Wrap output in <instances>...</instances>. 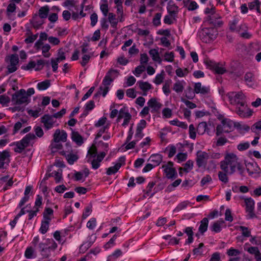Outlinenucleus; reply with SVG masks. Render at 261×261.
I'll use <instances>...</instances> for the list:
<instances>
[{
    "label": "nucleus",
    "instance_id": "nucleus-3",
    "mask_svg": "<svg viewBox=\"0 0 261 261\" xmlns=\"http://www.w3.org/2000/svg\"><path fill=\"white\" fill-rule=\"evenodd\" d=\"M229 100L232 105H240L244 107L246 103V96L242 91L238 92H231L227 94Z\"/></svg>",
    "mask_w": 261,
    "mask_h": 261
},
{
    "label": "nucleus",
    "instance_id": "nucleus-40",
    "mask_svg": "<svg viewBox=\"0 0 261 261\" xmlns=\"http://www.w3.org/2000/svg\"><path fill=\"white\" fill-rule=\"evenodd\" d=\"M171 83L172 81L171 80H170L169 81H166L164 85H163V91L166 95H168L171 92L170 90V86Z\"/></svg>",
    "mask_w": 261,
    "mask_h": 261
},
{
    "label": "nucleus",
    "instance_id": "nucleus-5",
    "mask_svg": "<svg viewBox=\"0 0 261 261\" xmlns=\"http://www.w3.org/2000/svg\"><path fill=\"white\" fill-rule=\"evenodd\" d=\"M11 100L16 105L28 104L30 101L28 96L26 95V91L23 89H21L14 93L12 96Z\"/></svg>",
    "mask_w": 261,
    "mask_h": 261
},
{
    "label": "nucleus",
    "instance_id": "nucleus-6",
    "mask_svg": "<svg viewBox=\"0 0 261 261\" xmlns=\"http://www.w3.org/2000/svg\"><path fill=\"white\" fill-rule=\"evenodd\" d=\"M205 21L209 24L213 26L214 28H220L223 24V22L221 20V16L218 14H214L207 16L206 17Z\"/></svg>",
    "mask_w": 261,
    "mask_h": 261
},
{
    "label": "nucleus",
    "instance_id": "nucleus-53",
    "mask_svg": "<svg viewBox=\"0 0 261 261\" xmlns=\"http://www.w3.org/2000/svg\"><path fill=\"white\" fill-rule=\"evenodd\" d=\"M204 63L206 65L207 67L210 68L211 70H214L215 67L217 65V63L210 60H206L204 61Z\"/></svg>",
    "mask_w": 261,
    "mask_h": 261
},
{
    "label": "nucleus",
    "instance_id": "nucleus-8",
    "mask_svg": "<svg viewBox=\"0 0 261 261\" xmlns=\"http://www.w3.org/2000/svg\"><path fill=\"white\" fill-rule=\"evenodd\" d=\"M241 199H244L246 212L248 213L249 218H253L256 217L254 213V201L251 198H244L242 197Z\"/></svg>",
    "mask_w": 261,
    "mask_h": 261
},
{
    "label": "nucleus",
    "instance_id": "nucleus-25",
    "mask_svg": "<svg viewBox=\"0 0 261 261\" xmlns=\"http://www.w3.org/2000/svg\"><path fill=\"white\" fill-rule=\"evenodd\" d=\"M149 54L154 61L161 63L162 60L159 55L158 50L156 49H151L149 51Z\"/></svg>",
    "mask_w": 261,
    "mask_h": 261
},
{
    "label": "nucleus",
    "instance_id": "nucleus-37",
    "mask_svg": "<svg viewBox=\"0 0 261 261\" xmlns=\"http://www.w3.org/2000/svg\"><path fill=\"white\" fill-rule=\"evenodd\" d=\"M170 123L172 125L177 126L183 129H187L188 128V125L185 122H180L177 119L170 121Z\"/></svg>",
    "mask_w": 261,
    "mask_h": 261
},
{
    "label": "nucleus",
    "instance_id": "nucleus-7",
    "mask_svg": "<svg viewBox=\"0 0 261 261\" xmlns=\"http://www.w3.org/2000/svg\"><path fill=\"white\" fill-rule=\"evenodd\" d=\"M210 159L209 154L204 151L199 150L196 153V162L197 166L200 168L205 166L207 164V160Z\"/></svg>",
    "mask_w": 261,
    "mask_h": 261
},
{
    "label": "nucleus",
    "instance_id": "nucleus-39",
    "mask_svg": "<svg viewBox=\"0 0 261 261\" xmlns=\"http://www.w3.org/2000/svg\"><path fill=\"white\" fill-rule=\"evenodd\" d=\"M184 88L182 83L178 81L174 84L173 89L177 93H180L183 91Z\"/></svg>",
    "mask_w": 261,
    "mask_h": 261
},
{
    "label": "nucleus",
    "instance_id": "nucleus-52",
    "mask_svg": "<svg viewBox=\"0 0 261 261\" xmlns=\"http://www.w3.org/2000/svg\"><path fill=\"white\" fill-rule=\"evenodd\" d=\"M100 10L105 16H107L109 14V7L107 3L102 4L100 6Z\"/></svg>",
    "mask_w": 261,
    "mask_h": 261
},
{
    "label": "nucleus",
    "instance_id": "nucleus-33",
    "mask_svg": "<svg viewBox=\"0 0 261 261\" xmlns=\"http://www.w3.org/2000/svg\"><path fill=\"white\" fill-rule=\"evenodd\" d=\"M119 73L118 70L111 68L108 71L105 76H108V78L112 79L113 81L118 76Z\"/></svg>",
    "mask_w": 261,
    "mask_h": 261
},
{
    "label": "nucleus",
    "instance_id": "nucleus-62",
    "mask_svg": "<svg viewBox=\"0 0 261 261\" xmlns=\"http://www.w3.org/2000/svg\"><path fill=\"white\" fill-rule=\"evenodd\" d=\"M181 101L185 103L187 107L189 109H193L196 108L197 106L195 103L187 100L185 98H181Z\"/></svg>",
    "mask_w": 261,
    "mask_h": 261
},
{
    "label": "nucleus",
    "instance_id": "nucleus-35",
    "mask_svg": "<svg viewBox=\"0 0 261 261\" xmlns=\"http://www.w3.org/2000/svg\"><path fill=\"white\" fill-rule=\"evenodd\" d=\"M66 158L67 160L68 163L72 165L74 164L75 162H76L79 159L78 156L76 154H74L73 153H69L66 156Z\"/></svg>",
    "mask_w": 261,
    "mask_h": 261
},
{
    "label": "nucleus",
    "instance_id": "nucleus-24",
    "mask_svg": "<svg viewBox=\"0 0 261 261\" xmlns=\"http://www.w3.org/2000/svg\"><path fill=\"white\" fill-rule=\"evenodd\" d=\"M224 223L223 220H220L215 222L211 226V230L215 232H219L221 230V225Z\"/></svg>",
    "mask_w": 261,
    "mask_h": 261
},
{
    "label": "nucleus",
    "instance_id": "nucleus-54",
    "mask_svg": "<svg viewBox=\"0 0 261 261\" xmlns=\"http://www.w3.org/2000/svg\"><path fill=\"white\" fill-rule=\"evenodd\" d=\"M10 101V98L9 96L6 95H0V103L2 105H5Z\"/></svg>",
    "mask_w": 261,
    "mask_h": 261
},
{
    "label": "nucleus",
    "instance_id": "nucleus-60",
    "mask_svg": "<svg viewBox=\"0 0 261 261\" xmlns=\"http://www.w3.org/2000/svg\"><path fill=\"white\" fill-rule=\"evenodd\" d=\"M249 146L250 144L248 142H245L239 144L237 146V148L239 151H242L249 148Z\"/></svg>",
    "mask_w": 261,
    "mask_h": 261
},
{
    "label": "nucleus",
    "instance_id": "nucleus-18",
    "mask_svg": "<svg viewBox=\"0 0 261 261\" xmlns=\"http://www.w3.org/2000/svg\"><path fill=\"white\" fill-rule=\"evenodd\" d=\"M221 123L224 126V133H229L232 130L233 126V122L232 120L225 118L222 120Z\"/></svg>",
    "mask_w": 261,
    "mask_h": 261
},
{
    "label": "nucleus",
    "instance_id": "nucleus-21",
    "mask_svg": "<svg viewBox=\"0 0 261 261\" xmlns=\"http://www.w3.org/2000/svg\"><path fill=\"white\" fill-rule=\"evenodd\" d=\"M208 224V220L207 218H204L200 221V225L198 228L199 232L201 234L203 233L207 230Z\"/></svg>",
    "mask_w": 261,
    "mask_h": 261
},
{
    "label": "nucleus",
    "instance_id": "nucleus-42",
    "mask_svg": "<svg viewBox=\"0 0 261 261\" xmlns=\"http://www.w3.org/2000/svg\"><path fill=\"white\" fill-rule=\"evenodd\" d=\"M194 162L192 160H188L184 165L183 170L186 172H189L193 168Z\"/></svg>",
    "mask_w": 261,
    "mask_h": 261
},
{
    "label": "nucleus",
    "instance_id": "nucleus-46",
    "mask_svg": "<svg viewBox=\"0 0 261 261\" xmlns=\"http://www.w3.org/2000/svg\"><path fill=\"white\" fill-rule=\"evenodd\" d=\"M38 36V34H36L33 35H30L27 36V37L24 40V42L26 44H30L33 43L37 38Z\"/></svg>",
    "mask_w": 261,
    "mask_h": 261
},
{
    "label": "nucleus",
    "instance_id": "nucleus-55",
    "mask_svg": "<svg viewBox=\"0 0 261 261\" xmlns=\"http://www.w3.org/2000/svg\"><path fill=\"white\" fill-rule=\"evenodd\" d=\"M49 228V224L47 222L45 223L44 222H41V225L40 228V231L42 234H45L48 230Z\"/></svg>",
    "mask_w": 261,
    "mask_h": 261
},
{
    "label": "nucleus",
    "instance_id": "nucleus-29",
    "mask_svg": "<svg viewBox=\"0 0 261 261\" xmlns=\"http://www.w3.org/2000/svg\"><path fill=\"white\" fill-rule=\"evenodd\" d=\"M9 156L10 153L8 150H4L3 152L0 151V169L4 167V161Z\"/></svg>",
    "mask_w": 261,
    "mask_h": 261
},
{
    "label": "nucleus",
    "instance_id": "nucleus-28",
    "mask_svg": "<svg viewBox=\"0 0 261 261\" xmlns=\"http://www.w3.org/2000/svg\"><path fill=\"white\" fill-rule=\"evenodd\" d=\"M108 15L109 21L111 24V26L114 29H116L118 21L117 19L116 18L115 14H114L113 13H109L108 14Z\"/></svg>",
    "mask_w": 261,
    "mask_h": 261
},
{
    "label": "nucleus",
    "instance_id": "nucleus-26",
    "mask_svg": "<svg viewBox=\"0 0 261 261\" xmlns=\"http://www.w3.org/2000/svg\"><path fill=\"white\" fill-rule=\"evenodd\" d=\"M239 20L237 18L233 19L232 21H230L229 22V29L232 32H239Z\"/></svg>",
    "mask_w": 261,
    "mask_h": 261
},
{
    "label": "nucleus",
    "instance_id": "nucleus-56",
    "mask_svg": "<svg viewBox=\"0 0 261 261\" xmlns=\"http://www.w3.org/2000/svg\"><path fill=\"white\" fill-rule=\"evenodd\" d=\"M36 63L35 61H31L26 66H21V69L25 70H29L34 68L36 66Z\"/></svg>",
    "mask_w": 261,
    "mask_h": 261
},
{
    "label": "nucleus",
    "instance_id": "nucleus-50",
    "mask_svg": "<svg viewBox=\"0 0 261 261\" xmlns=\"http://www.w3.org/2000/svg\"><path fill=\"white\" fill-rule=\"evenodd\" d=\"M227 254L230 256H236L240 254V251L238 249H234L231 247L227 250Z\"/></svg>",
    "mask_w": 261,
    "mask_h": 261
},
{
    "label": "nucleus",
    "instance_id": "nucleus-15",
    "mask_svg": "<svg viewBox=\"0 0 261 261\" xmlns=\"http://www.w3.org/2000/svg\"><path fill=\"white\" fill-rule=\"evenodd\" d=\"M162 168H164V173L168 179H174L177 177V174L175 168L168 167L167 165H163Z\"/></svg>",
    "mask_w": 261,
    "mask_h": 261
},
{
    "label": "nucleus",
    "instance_id": "nucleus-36",
    "mask_svg": "<svg viewBox=\"0 0 261 261\" xmlns=\"http://www.w3.org/2000/svg\"><path fill=\"white\" fill-rule=\"evenodd\" d=\"M228 172L225 171H219L218 172V178L219 180L224 183L226 184L228 181V177L227 176V173Z\"/></svg>",
    "mask_w": 261,
    "mask_h": 261
},
{
    "label": "nucleus",
    "instance_id": "nucleus-64",
    "mask_svg": "<svg viewBox=\"0 0 261 261\" xmlns=\"http://www.w3.org/2000/svg\"><path fill=\"white\" fill-rule=\"evenodd\" d=\"M34 132L36 135L39 138L42 137L44 135V132L42 128L39 126L35 127Z\"/></svg>",
    "mask_w": 261,
    "mask_h": 261
},
{
    "label": "nucleus",
    "instance_id": "nucleus-2",
    "mask_svg": "<svg viewBox=\"0 0 261 261\" xmlns=\"http://www.w3.org/2000/svg\"><path fill=\"white\" fill-rule=\"evenodd\" d=\"M217 34L216 29L213 27L203 28L198 33L201 40L205 43H210L215 39Z\"/></svg>",
    "mask_w": 261,
    "mask_h": 261
},
{
    "label": "nucleus",
    "instance_id": "nucleus-1",
    "mask_svg": "<svg viewBox=\"0 0 261 261\" xmlns=\"http://www.w3.org/2000/svg\"><path fill=\"white\" fill-rule=\"evenodd\" d=\"M238 158L237 156L233 153H227L225 156V159L220 162V168L223 171L228 172L229 166L230 167V174H233L236 171V169L237 168L240 174L242 175H243L244 168L243 165L238 161Z\"/></svg>",
    "mask_w": 261,
    "mask_h": 261
},
{
    "label": "nucleus",
    "instance_id": "nucleus-57",
    "mask_svg": "<svg viewBox=\"0 0 261 261\" xmlns=\"http://www.w3.org/2000/svg\"><path fill=\"white\" fill-rule=\"evenodd\" d=\"M189 135L192 139H195L196 136V130L193 124H190L189 126Z\"/></svg>",
    "mask_w": 261,
    "mask_h": 261
},
{
    "label": "nucleus",
    "instance_id": "nucleus-9",
    "mask_svg": "<svg viewBox=\"0 0 261 261\" xmlns=\"http://www.w3.org/2000/svg\"><path fill=\"white\" fill-rule=\"evenodd\" d=\"M54 116L53 115H49L48 114L44 115L41 119V123H43L44 127L46 129L51 128L56 120H54Z\"/></svg>",
    "mask_w": 261,
    "mask_h": 261
},
{
    "label": "nucleus",
    "instance_id": "nucleus-45",
    "mask_svg": "<svg viewBox=\"0 0 261 261\" xmlns=\"http://www.w3.org/2000/svg\"><path fill=\"white\" fill-rule=\"evenodd\" d=\"M37 18V15H35L33 18V20L31 21V23L32 24L33 27L36 29H39L40 26L42 25V23L39 21H37L36 18Z\"/></svg>",
    "mask_w": 261,
    "mask_h": 261
},
{
    "label": "nucleus",
    "instance_id": "nucleus-27",
    "mask_svg": "<svg viewBox=\"0 0 261 261\" xmlns=\"http://www.w3.org/2000/svg\"><path fill=\"white\" fill-rule=\"evenodd\" d=\"M138 84L140 89L144 92H146L152 88L151 85L147 82L139 81L138 82Z\"/></svg>",
    "mask_w": 261,
    "mask_h": 261
},
{
    "label": "nucleus",
    "instance_id": "nucleus-59",
    "mask_svg": "<svg viewBox=\"0 0 261 261\" xmlns=\"http://www.w3.org/2000/svg\"><path fill=\"white\" fill-rule=\"evenodd\" d=\"M96 220L95 218H92L90 220L87 222V226L90 229H93L96 226Z\"/></svg>",
    "mask_w": 261,
    "mask_h": 261
},
{
    "label": "nucleus",
    "instance_id": "nucleus-30",
    "mask_svg": "<svg viewBox=\"0 0 261 261\" xmlns=\"http://www.w3.org/2000/svg\"><path fill=\"white\" fill-rule=\"evenodd\" d=\"M121 167V165L116 164L114 166L108 168L107 170L106 173L108 175L115 174Z\"/></svg>",
    "mask_w": 261,
    "mask_h": 261
},
{
    "label": "nucleus",
    "instance_id": "nucleus-13",
    "mask_svg": "<svg viewBox=\"0 0 261 261\" xmlns=\"http://www.w3.org/2000/svg\"><path fill=\"white\" fill-rule=\"evenodd\" d=\"M146 124L147 123L145 120L142 119L140 121V122L137 124L135 135V138L141 139L144 137V135L142 132V130L146 127Z\"/></svg>",
    "mask_w": 261,
    "mask_h": 261
},
{
    "label": "nucleus",
    "instance_id": "nucleus-14",
    "mask_svg": "<svg viewBox=\"0 0 261 261\" xmlns=\"http://www.w3.org/2000/svg\"><path fill=\"white\" fill-rule=\"evenodd\" d=\"M194 92L196 94H201L202 95H206L210 93V88L209 87H202L201 83L198 82L195 84Z\"/></svg>",
    "mask_w": 261,
    "mask_h": 261
},
{
    "label": "nucleus",
    "instance_id": "nucleus-41",
    "mask_svg": "<svg viewBox=\"0 0 261 261\" xmlns=\"http://www.w3.org/2000/svg\"><path fill=\"white\" fill-rule=\"evenodd\" d=\"M207 127L206 123L205 122H201L198 125L197 131L198 133L203 134L206 131Z\"/></svg>",
    "mask_w": 261,
    "mask_h": 261
},
{
    "label": "nucleus",
    "instance_id": "nucleus-61",
    "mask_svg": "<svg viewBox=\"0 0 261 261\" xmlns=\"http://www.w3.org/2000/svg\"><path fill=\"white\" fill-rule=\"evenodd\" d=\"M92 212V205H90L87 206L85 210V211L83 212L82 215V219H85Z\"/></svg>",
    "mask_w": 261,
    "mask_h": 261
},
{
    "label": "nucleus",
    "instance_id": "nucleus-32",
    "mask_svg": "<svg viewBox=\"0 0 261 261\" xmlns=\"http://www.w3.org/2000/svg\"><path fill=\"white\" fill-rule=\"evenodd\" d=\"M49 8L48 6H44L41 7L39 10V16L41 18H45L47 17L48 12H49Z\"/></svg>",
    "mask_w": 261,
    "mask_h": 261
},
{
    "label": "nucleus",
    "instance_id": "nucleus-38",
    "mask_svg": "<svg viewBox=\"0 0 261 261\" xmlns=\"http://www.w3.org/2000/svg\"><path fill=\"white\" fill-rule=\"evenodd\" d=\"M195 93L194 90L193 91L190 86L188 87L185 90V96L189 99H192L194 97Z\"/></svg>",
    "mask_w": 261,
    "mask_h": 261
},
{
    "label": "nucleus",
    "instance_id": "nucleus-10",
    "mask_svg": "<svg viewBox=\"0 0 261 261\" xmlns=\"http://www.w3.org/2000/svg\"><path fill=\"white\" fill-rule=\"evenodd\" d=\"M236 113L241 117H248L252 115V111L247 107L246 103L244 107L237 106L236 107Z\"/></svg>",
    "mask_w": 261,
    "mask_h": 261
},
{
    "label": "nucleus",
    "instance_id": "nucleus-58",
    "mask_svg": "<svg viewBox=\"0 0 261 261\" xmlns=\"http://www.w3.org/2000/svg\"><path fill=\"white\" fill-rule=\"evenodd\" d=\"M145 67L144 65H141L138 66L137 67H136L134 73L136 76H139L145 70Z\"/></svg>",
    "mask_w": 261,
    "mask_h": 261
},
{
    "label": "nucleus",
    "instance_id": "nucleus-19",
    "mask_svg": "<svg viewBox=\"0 0 261 261\" xmlns=\"http://www.w3.org/2000/svg\"><path fill=\"white\" fill-rule=\"evenodd\" d=\"M71 139L72 141L78 145H81L84 143L83 137L78 132L72 131L71 133Z\"/></svg>",
    "mask_w": 261,
    "mask_h": 261
},
{
    "label": "nucleus",
    "instance_id": "nucleus-16",
    "mask_svg": "<svg viewBox=\"0 0 261 261\" xmlns=\"http://www.w3.org/2000/svg\"><path fill=\"white\" fill-rule=\"evenodd\" d=\"M112 82L113 81L112 80V79L108 78V76H105L102 82L103 87L102 86L99 87V89L100 90L103 89V92H102V95L103 97L106 96V95L108 93L109 90V86L111 85Z\"/></svg>",
    "mask_w": 261,
    "mask_h": 261
},
{
    "label": "nucleus",
    "instance_id": "nucleus-20",
    "mask_svg": "<svg viewBox=\"0 0 261 261\" xmlns=\"http://www.w3.org/2000/svg\"><path fill=\"white\" fill-rule=\"evenodd\" d=\"M167 11L170 16H173L177 13L178 7L173 2L170 1L168 4Z\"/></svg>",
    "mask_w": 261,
    "mask_h": 261
},
{
    "label": "nucleus",
    "instance_id": "nucleus-47",
    "mask_svg": "<svg viewBox=\"0 0 261 261\" xmlns=\"http://www.w3.org/2000/svg\"><path fill=\"white\" fill-rule=\"evenodd\" d=\"M24 256L28 259L34 257V250L32 247H30L27 248L24 253Z\"/></svg>",
    "mask_w": 261,
    "mask_h": 261
},
{
    "label": "nucleus",
    "instance_id": "nucleus-4",
    "mask_svg": "<svg viewBox=\"0 0 261 261\" xmlns=\"http://www.w3.org/2000/svg\"><path fill=\"white\" fill-rule=\"evenodd\" d=\"M35 138L36 136L34 134H28L20 141L15 143L16 147L14 148V151L21 153L25 148L29 145L30 141Z\"/></svg>",
    "mask_w": 261,
    "mask_h": 261
},
{
    "label": "nucleus",
    "instance_id": "nucleus-63",
    "mask_svg": "<svg viewBox=\"0 0 261 261\" xmlns=\"http://www.w3.org/2000/svg\"><path fill=\"white\" fill-rule=\"evenodd\" d=\"M162 114L165 118H170L172 116V111L168 108H166L163 110Z\"/></svg>",
    "mask_w": 261,
    "mask_h": 261
},
{
    "label": "nucleus",
    "instance_id": "nucleus-23",
    "mask_svg": "<svg viewBox=\"0 0 261 261\" xmlns=\"http://www.w3.org/2000/svg\"><path fill=\"white\" fill-rule=\"evenodd\" d=\"M244 80L248 86L252 87L254 82L253 74L250 72H247L245 74Z\"/></svg>",
    "mask_w": 261,
    "mask_h": 261
},
{
    "label": "nucleus",
    "instance_id": "nucleus-12",
    "mask_svg": "<svg viewBox=\"0 0 261 261\" xmlns=\"http://www.w3.org/2000/svg\"><path fill=\"white\" fill-rule=\"evenodd\" d=\"M147 105L151 109V112L155 113L159 112L162 105L158 102L155 98H151L147 102Z\"/></svg>",
    "mask_w": 261,
    "mask_h": 261
},
{
    "label": "nucleus",
    "instance_id": "nucleus-17",
    "mask_svg": "<svg viewBox=\"0 0 261 261\" xmlns=\"http://www.w3.org/2000/svg\"><path fill=\"white\" fill-rule=\"evenodd\" d=\"M48 38V35L45 32H41L39 35V39L34 44V48L37 51L40 50L41 45L43 44V41H46Z\"/></svg>",
    "mask_w": 261,
    "mask_h": 261
},
{
    "label": "nucleus",
    "instance_id": "nucleus-51",
    "mask_svg": "<svg viewBox=\"0 0 261 261\" xmlns=\"http://www.w3.org/2000/svg\"><path fill=\"white\" fill-rule=\"evenodd\" d=\"M97 151L96 147L93 145L88 150V154L90 155L92 158H95L96 155Z\"/></svg>",
    "mask_w": 261,
    "mask_h": 261
},
{
    "label": "nucleus",
    "instance_id": "nucleus-31",
    "mask_svg": "<svg viewBox=\"0 0 261 261\" xmlns=\"http://www.w3.org/2000/svg\"><path fill=\"white\" fill-rule=\"evenodd\" d=\"M50 49V46L48 44H43L41 45V49L43 56L45 58H49L50 56V54L48 53Z\"/></svg>",
    "mask_w": 261,
    "mask_h": 261
},
{
    "label": "nucleus",
    "instance_id": "nucleus-44",
    "mask_svg": "<svg viewBox=\"0 0 261 261\" xmlns=\"http://www.w3.org/2000/svg\"><path fill=\"white\" fill-rule=\"evenodd\" d=\"M239 229L242 231V236L245 237H249L251 236V231L248 228L243 226H240Z\"/></svg>",
    "mask_w": 261,
    "mask_h": 261
},
{
    "label": "nucleus",
    "instance_id": "nucleus-43",
    "mask_svg": "<svg viewBox=\"0 0 261 261\" xmlns=\"http://www.w3.org/2000/svg\"><path fill=\"white\" fill-rule=\"evenodd\" d=\"M161 17H162L161 13H157L155 14V15L152 20V23L154 26L157 27L161 24L160 19H161Z\"/></svg>",
    "mask_w": 261,
    "mask_h": 261
},
{
    "label": "nucleus",
    "instance_id": "nucleus-48",
    "mask_svg": "<svg viewBox=\"0 0 261 261\" xmlns=\"http://www.w3.org/2000/svg\"><path fill=\"white\" fill-rule=\"evenodd\" d=\"M219 63H217L216 67H215L214 71L216 73L219 74H223L226 72V70L223 67H220Z\"/></svg>",
    "mask_w": 261,
    "mask_h": 261
},
{
    "label": "nucleus",
    "instance_id": "nucleus-22",
    "mask_svg": "<svg viewBox=\"0 0 261 261\" xmlns=\"http://www.w3.org/2000/svg\"><path fill=\"white\" fill-rule=\"evenodd\" d=\"M162 159L163 156L160 154H152L149 158V160L153 163V165L155 167L160 165L162 161Z\"/></svg>",
    "mask_w": 261,
    "mask_h": 261
},
{
    "label": "nucleus",
    "instance_id": "nucleus-11",
    "mask_svg": "<svg viewBox=\"0 0 261 261\" xmlns=\"http://www.w3.org/2000/svg\"><path fill=\"white\" fill-rule=\"evenodd\" d=\"M67 133L63 130H60L59 129H56L54 136L53 141L54 143H59L61 142H66L67 140Z\"/></svg>",
    "mask_w": 261,
    "mask_h": 261
},
{
    "label": "nucleus",
    "instance_id": "nucleus-49",
    "mask_svg": "<svg viewBox=\"0 0 261 261\" xmlns=\"http://www.w3.org/2000/svg\"><path fill=\"white\" fill-rule=\"evenodd\" d=\"M126 114H130L128 112H125V109L124 108L121 109L119 112V114H118V117L116 120L117 122H119L120 119H121L123 118H126Z\"/></svg>",
    "mask_w": 261,
    "mask_h": 261
},
{
    "label": "nucleus",
    "instance_id": "nucleus-34",
    "mask_svg": "<svg viewBox=\"0 0 261 261\" xmlns=\"http://www.w3.org/2000/svg\"><path fill=\"white\" fill-rule=\"evenodd\" d=\"M50 85L49 80H45L44 81L39 83L37 84V88L39 90H44L47 89Z\"/></svg>",
    "mask_w": 261,
    "mask_h": 261
}]
</instances>
